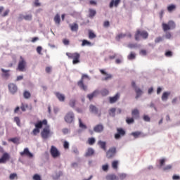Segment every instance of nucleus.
Segmentation results:
<instances>
[{
	"instance_id": "obj_1",
	"label": "nucleus",
	"mask_w": 180,
	"mask_h": 180,
	"mask_svg": "<svg viewBox=\"0 0 180 180\" xmlns=\"http://www.w3.org/2000/svg\"><path fill=\"white\" fill-rule=\"evenodd\" d=\"M43 126H47V120H43L42 121H39L35 124V129L32 131V134L34 136H37L39 133H40V129L43 127Z\"/></svg>"
},
{
	"instance_id": "obj_2",
	"label": "nucleus",
	"mask_w": 180,
	"mask_h": 180,
	"mask_svg": "<svg viewBox=\"0 0 180 180\" xmlns=\"http://www.w3.org/2000/svg\"><path fill=\"white\" fill-rule=\"evenodd\" d=\"M140 37L146 40V39H148V32L146 30H137L134 35L135 40L139 41Z\"/></svg>"
},
{
	"instance_id": "obj_3",
	"label": "nucleus",
	"mask_w": 180,
	"mask_h": 180,
	"mask_svg": "<svg viewBox=\"0 0 180 180\" xmlns=\"http://www.w3.org/2000/svg\"><path fill=\"white\" fill-rule=\"evenodd\" d=\"M66 56L68 58H71L73 64H78L79 63V58H81V55L78 53H66Z\"/></svg>"
},
{
	"instance_id": "obj_4",
	"label": "nucleus",
	"mask_w": 180,
	"mask_h": 180,
	"mask_svg": "<svg viewBox=\"0 0 180 180\" xmlns=\"http://www.w3.org/2000/svg\"><path fill=\"white\" fill-rule=\"evenodd\" d=\"M27 65V63H26V60H25V58L20 56L17 70H18V71H20V72H23L26 71Z\"/></svg>"
},
{
	"instance_id": "obj_5",
	"label": "nucleus",
	"mask_w": 180,
	"mask_h": 180,
	"mask_svg": "<svg viewBox=\"0 0 180 180\" xmlns=\"http://www.w3.org/2000/svg\"><path fill=\"white\" fill-rule=\"evenodd\" d=\"M45 126L46 127L41 131V136L44 140L49 139L52 134L51 131L50 130V126L47 124Z\"/></svg>"
},
{
	"instance_id": "obj_6",
	"label": "nucleus",
	"mask_w": 180,
	"mask_h": 180,
	"mask_svg": "<svg viewBox=\"0 0 180 180\" xmlns=\"http://www.w3.org/2000/svg\"><path fill=\"white\" fill-rule=\"evenodd\" d=\"M50 153L51 157H53V158H58V157L61 155V153H60L58 149L56 148V146H52L51 147Z\"/></svg>"
},
{
	"instance_id": "obj_7",
	"label": "nucleus",
	"mask_w": 180,
	"mask_h": 180,
	"mask_svg": "<svg viewBox=\"0 0 180 180\" xmlns=\"http://www.w3.org/2000/svg\"><path fill=\"white\" fill-rule=\"evenodd\" d=\"M124 136H126V131L122 128H117V133L115 134V140H119Z\"/></svg>"
},
{
	"instance_id": "obj_8",
	"label": "nucleus",
	"mask_w": 180,
	"mask_h": 180,
	"mask_svg": "<svg viewBox=\"0 0 180 180\" xmlns=\"http://www.w3.org/2000/svg\"><path fill=\"white\" fill-rule=\"evenodd\" d=\"M116 155V148L112 147L108 149V150L106 152V157L107 158H113Z\"/></svg>"
},
{
	"instance_id": "obj_9",
	"label": "nucleus",
	"mask_w": 180,
	"mask_h": 180,
	"mask_svg": "<svg viewBox=\"0 0 180 180\" xmlns=\"http://www.w3.org/2000/svg\"><path fill=\"white\" fill-rule=\"evenodd\" d=\"M84 78H88V75H83L82 79L77 82L78 86H79L80 89H83V91H86V86L84 84Z\"/></svg>"
},
{
	"instance_id": "obj_10",
	"label": "nucleus",
	"mask_w": 180,
	"mask_h": 180,
	"mask_svg": "<svg viewBox=\"0 0 180 180\" xmlns=\"http://www.w3.org/2000/svg\"><path fill=\"white\" fill-rule=\"evenodd\" d=\"M74 112H69L65 116V121L66 123H72V122H74Z\"/></svg>"
},
{
	"instance_id": "obj_11",
	"label": "nucleus",
	"mask_w": 180,
	"mask_h": 180,
	"mask_svg": "<svg viewBox=\"0 0 180 180\" xmlns=\"http://www.w3.org/2000/svg\"><path fill=\"white\" fill-rule=\"evenodd\" d=\"M20 155L21 157H25V155H26L28 158H33V153H30L27 148H25L22 152H20Z\"/></svg>"
},
{
	"instance_id": "obj_12",
	"label": "nucleus",
	"mask_w": 180,
	"mask_h": 180,
	"mask_svg": "<svg viewBox=\"0 0 180 180\" xmlns=\"http://www.w3.org/2000/svg\"><path fill=\"white\" fill-rule=\"evenodd\" d=\"M11 158L9 153H5L3 154L1 158H0V164H5L6 161H8Z\"/></svg>"
},
{
	"instance_id": "obj_13",
	"label": "nucleus",
	"mask_w": 180,
	"mask_h": 180,
	"mask_svg": "<svg viewBox=\"0 0 180 180\" xmlns=\"http://www.w3.org/2000/svg\"><path fill=\"white\" fill-rule=\"evenodd\" d=\"M8 89L11 94H16V92H18V86L13 83L8 84Z\"/></svg>"
},
{
	"instance_id": "obj_14",
	"label": "nucleus",
	"mask_w": 180,
	"mask_h": 180,
	"mask_svg": "<svg viewBox=\"0 0 180 180\" xmlns=\"http://www.w3.org/2000/svg\"><path fill=\"white\" fill-rule=\"evenodd\" d=\"M120 99V93H117L114 96L109 98L110 103H116Z\"/></svg>"
},
{
	"instance_id": "obj_15",
	"label": "nucleus",
	"mask_w": 180,
	"mask_h": 180,
	"mask_svg": "<svg viewBox=\"0 0 180 180\" xmlns=\"http://www.w3.org/2000/svg\"><path fill=\"white\" fill-rule=\"evenodd\" d=\"M3 11L4 6H0V16H1V18H6V16H8L11 12L9 9H6L4 13H2Z\"/></svg>"
},
{
	"instance_id": "obj_16",
	"label": "nucleus",
	"mask_w": 180,
	"mask_h": 180,
	"mask_svg": "<svg viewBox=\"0 0 180 180\" xmlns=\"http://www.w3.org/2000/svg\"><path fill=\"white\" fill-rule=\"evenodd\" d=\"M103 125L99 124L94 127V131H95L96 133H102V131H103Z\"/></svg>"
},
{
	"instance_id": "obj_17",
	"label": "nucleus",
	"mask_w": 180,
	"mask_h": 180,
	"mask_svg": "<svg viewBox=\"0 0 180 180\" xmlns=\"http://www.w3.org/2000/svg\"><path fill=\"white\" fill-rule=\"evenodd\" d=\"M100 72H101L103 75H106V77L103 79V81H109V79H112V75L106 73L103 69H100Z\"/></svg>"
},
{
	"instance_id": "obj_18",
	"label": "nucleus",
	"mask_w": 180,
	"mask_h": 180,
	"mask_svg": "<svg viewBox=\"0 0 180 180\" xmlns=\"http://www.w3.org/2000/svg\"><path fill=\"white\" fill-rule=\"evenodd\" d=\"M1 72H3V74L1 75L3 78H6V79H8V78L11 77V74L9 73L11 72V70L1 68Z\"/></svg>"
},
{
	"instance_id": "obj_19",
	"label": "nucleus",
	"mask_w": 180,
	"mask_h": 180,
	"mask_svg": "<svg viewBox=\"0 0 180 180\" xmlns=\"http://www.w3.org/2000/svg\"><path fill=\"white\" fill-rule=\"evenodd\" d=\"M122 0H111L110 3V8H113V6H115V8H117V6H119V4H120Z\"/></svg>"
},
{
	"instance_id": "obj_20",
	"label": "nucleus",
	"mask_w": 180,
	"mask_h": 180,
	"mask_svg": "<svg viewBox=\"0 0 180 180\" xmlns=\"http://www.w3.org/2000/svg\"><path fill=\"white\" fill-rule=\"evenodd\" d=\"M94 154H95V150L92 148H89L84 154V157H92Z\"/></svg>"
},
{
	"instance_id": "obj_21",
	"label": "nucleus",
	"mask_w": 180,
	"mask_h": 180,
	"mask_svg": "<svg viewBox=\"0 0 180 180\" xmlns=\"http://www.w3.org/2000/svg\"><path fill=\"white\" fill-rule=\"evenodd\" d=\"M131 116L134 119H139L140 117V111L138 109L135 108L131 111Z\"/></svg>"
},
{
	"instance_id": "obj_22",
	"label": "nucleus",
	"mask_w": 180,
	"mask_h": 180,
	"mask_svg": "<svg viewBox=\"0 0 180 180\" xmlns=\"http://www.w3.org/2000/svg\"><path fill=\"white\" fill-rule=\"evenodd\" d=\"M131 136H133L134 137V139H139V137H146V134H143V133L140 132V131H135V132H132L131 134Z\"/></svg>"
},
{
	"instance_id": "obj_23",
	"label": "nucleus",
	"mask_w": 180,
	"mask_h": 180,
	"mask_svg": "<svg viewBox=\"0 0 180 180\" xmlns=\"http://www.w3.org/2000/svg\"><path fill=\"white\" fill-rule=\"evenodd\" d=\"M56 98L60 101V102H64L65 101V96L60 93H56Z\"/></svg>"
},
{
	"instance_id": "obj_24",
	"label": "nucleus",
	"mask_w": 180,
	"mask_h": 180,
	"mask_svg": "<svg viewBox=\"0 0 180 180\" xmlns=\"http://www.w3.org/2000/svg\"><path fill=\"white\" fill-rule=\"evenodd\" d=\"M98 94H99V91L96 90L93 93L88 94L87 97L91 101V99L95 98V96H97Z\"/></svg>"
},
{
	"instance_id": "obj_25",
	"label": "nucleus",
	"mask_w": 180,
	"mask_h": 180,
	"mask_svg": "<svg viewBox=\"0 0 180 180\" xmlns=\"http://www.w3.org/2000/svg\"><path fill=\"white\" fill-rule=\"evenodd\" d=\"M105 179L107 180H119V177L115 174H108L106 176Z\"/></svg>"
},
{
	"instance_id": "obj_26",
	"label": "nucleus",
	"mask_w": 180,
	"mask_h": 180,
	"mask_svg": "<svg viewBox=\"0 0 180 180\" xmlns=\"http://www.w3.org/2000/svg\"><path fill=\"white\" fill-rule=\"evenodd\" d=\"M98 146H100L101 148L104 151H106V142L102 141H98Z\"/></svg>"
},
{
	"instance_id": "obj_27",
	"label": "nucleus",
	"mask_w": 180,
	"mask_h": 180,
	"mask_svg": "<svg viewBox=\"0 0 180 180\" xmlns=\"http://www.w3.org/2000/svg\"><path fill=\"white\" fill-rule=\"evenodd\" d=\"M53 20L56 25H60V23H61V18L58 14L55 15Z\"/></svg>"
},
{
	"instance_id": "obj_28",
	"label": "nucleus",
	"mask_w": 180,
	"mask_h": 180,
	"mask_svg": "<svg viewBox=\"0 0 180 180\" xmlns=\"http://www.w3.org/2000/svg\"><path fill=\"white\" fill-rule=\"evenodd\" d=\"M171 95V92L165 91L162 95V101H167L168 96Z\"/></svg>"
},
{
	"instance_id": "obj_29",
	"label": "nucleus",
	"mask_w": 180,
	"mask_h": 180,
	"mask_svg": "<svg viewBox=\"0 0 180 180\" xmlns=\"http://www.w3.org/2000/svg\"><path fill=\"white\" fill-rule=\"evenodd\" d=\"M89 109L90 112L94 113L95 115H98V108L95 105H90Z\"/></svg>"
},
{
	"instance_id": "obj_30",
	"label": "nucleus",
	"mask_w": 180,
	"mask_h": 180,
	"mask_svg": "<svg viewBox=\"0 0 180 180\" xmlns=\"http://www.w3.org/2000/svg\"><path fill=\"white\" fill-rule=\"evenodd\" d=\"M135 91L136 94V99L140 98V96H141V95L143 94V91L139 88H136Z\"/></svg>"
},
{
	"instance_id": "obj_31",
	"label": "nucleus",
	"mask_w": 180,
	"mask_h": 180,
	"mask_svg": "<svg viewBox=\"0 0 180 180\" xmlns=\"http://www.w3.org/2000/svg\"><path fill=\"white\" fill-rule=\"evenodd\" d=\"M60 176H63V172H58L53 175V179H58Z\"/></svg>"
},
{
	"instance_id": "obj_32",
	"label": "nucleus",
	"mask_w": 180,
	"mask_h": 180,
	"mask_svg": "<svg viewBox=\"0 0 180 180\" xmlns=\"http://www.w3.org/2000/svg\"><path fill=\"white\" fill-rule=\"evenodd\" d=\"M175 9H176V6L174 4H171L167 7V11L168 12L171 13V12H174V11H175Z\"/></svg>"
},
{
	"instance_id": "obj_33",
	"label": "nucleus",
	"mask_w": 180,
	"mask_h": 180,
	"mask_svg": "<svg viewBox=\"0 0 180 180\" xmlns=\"http://www.w3.org/2000/svg\"><path fill=\"white\" fill-rule=\"evenodd\" d=\"M84 46H92V43H91V41H89L88 40L84 39V40H82V46L84 47Z\"/></svg>"
},
{
	"instance_id": "obj_34",
	"label": "nucleus",
	"mask_w": 180,
	"mask_h": 180,
	"mask_svg": "<svg viewBox=\"0 0 180 180\" xmlns=\"http://www.w3.org/2000/svg\"><path fill=\"white\" fill-rule=\"evenodd\" d=\"M96 141V140L95 139V138L91 137L88 139L87 143L88 144H89V146H94Z\"/></svg>"
},
{
	"instance_id": "obj_35",
	"label": "nucleus",
	"mask_w": 180,
	"mask_h": 180,
	"mask_svg": "<svg viewBox=\"0 0 180 180\" xmlns=\"http://www.w3.org/2000/svg\"><path fill=\"white\" fill-rule=\"evenodd\" d=\"M96 37V34L94 33V32L91 30H89V39L92 40V39H95Z\"/></svg>"
},
{
	"instance_id": "obj_36",
	"label": "nucleus",
	"mask_w": 180,
	"mask_h": 180,
	"mask_svg": "<svg viewBox=\"0 0 180 180\" xmlns=\"http://www.w3.org/2000/svg\"><path fill=\"white\" fill-rule=\"evenodd\" d=\"M162 29H163L164 32H167V30H171V27H169V25H168V24L162 23Z\"/></svg>"
},
{
	"instance_id": "obj_37",
	"label": "nucleus",
	"mask_w": 180,
	"mask_h": 180,
	"mask_svg": "<svg viewBox=\"0 0 180 180\" xmlns=\"http://www.w3.org/2000/svg\"><path fill=\"white\" fill-rule=\"evenodd\" d=\"M89 18H94V16H95L96 15V11L90 8L89 10Z\"/></svg>"
},
{
	"instance_id": "obj_38",
	"label": "nucleus",
	"mask_w": 180,
	"mask_h": 180,
	"mask_svg": "<svg viewBox=\"0 0 180 180\" xmlns=\"http://www.w3.org/2000/svg\"><path fill=\"white\" fill-rule=\"evenodd\" d=\"M79 126L80 129H83L84 130L86 129V125L82 123V120H81V118H79Z\"/></svg>"
},
{
	"instance_id": "obj_39",
	"label": "nucleus",
	"mask_w": 180,
	"mask_h": 180,
	"mask_svg": "<svg viewBox=\"0 0 180 180\" xmlns=\"http://www.w3.org/2000/svg\"><path fill=\"white\" fill-rule=\"evenodd\" d=\"M70 29H71L72 32H77V30H78V24L75 23V24L70 25Z\"/></svg>"
},
{
	"instance_id": "obj_40",
	"label": "nucleus",
	"mask_w": 180,
	"mask_h": 180,
	"mask_svg": "<svg viewBox=\"0 0 180 180\" xmlns=\"http://www.w3.org/2000/svg\"><path fill=\"white\" fill-rule=\"evenodd\" d=\"M119 165V161L118 160H114L112 162V167L113 169H117V166Z\"/></svg>"
},
{
	"instance_id": "obj_41",
	"label": "nucleus",
	"mask_w": 180,
	"mask_h": 180,
	"mask_svg": "<svg viewBox=\"0 0 180 180\" xmlns=\"http://www.w3.org/2000/svg\"><path fill=\"white\" fill-rule=\"evenodd\" d=\"M23 96H24L25 99H29L30 98V96H32V94H30V92L25 91L23 93Z\"/></svg>"
},
{
	"instance_id": "obj_42",
	"label": "nucleus",
	"mask_w": 180,
	"mask_h": 180,
	"mask_svg": "<svg viewBox=\"0 0 180 180\" xmlns=\"http://www.w3.org/2000/svg\"><path fill=\"white\" fill-rule=\"evenodd\" d=\"M126 37V34H119L118 35H117V37H115L116 40L117 41H120V39H123Z\"/></svg>"
},
{
	"instance_id": "obj_43",
	"label": "nucleus",
	"mask_w": 180,
	"mask_h": 180,
	"mask_svg": "<svg viewBox=\"0 0 180 180\" xmlns=\"http://www.w3.org/2000/svg\"><path fill=\"white\" fill-rule=\"evenodd\" d=\"M128 60H134L136 58V53L134 52H131L127 56Z\"/></svg>"
},
{
	"instance_id": "obj_44",
	"label": "nucleus",
	"mask_w": 180,
	"mask_h": 180,
	"mask_svg": "<svg viewBox=\"0 0 180 180\" xmlns=\"http://www.w3.org/2000/svg\"><path fill=\"white\" fill-rule=\"evenodd\" d=\"M101 94L102 96H106L107 95H109V90L103 89V90H101Z\"/></svg>"
},
{
	"instance_id": "obj_45",
	"label": "nucleus",
	"mask_w": 180,
	"mask_h": 180,
	"mask_svg": "<svg viewBox=\"0 0 180 180\" xmlns=\"http://www.w3.org/2000/svg\"><path fill=\"white\" fill-rule=\"evenodd\" d=\"M27 108H29L27 104H24L23 103H21L20 109L22 112H26V109H27Z\"/></svg>"
},
{
	"instance_id": "obj_46",
	"label": "nucleus",
	"mask_w": 180,
	"mask_h": 180,
	"mask_svg": "<svg viewBox=\"0 0 180 180\" xmlns=\"http://www.w3.org/2000/svg\"><path fill=\"white\" fill-rule=\"evenodd\" d=\"M168 25L170 29H175V27H176L175 22L170 20L168 22Z\"/></svg>"
},
{
	"instance_id": "obj_47",
	"label": "nucleus",
	"mask_w": 180,
	"mask_h": 180,
	"mask_svg": "<svg viewBox=\"0 0 180 180\" xmlns=\"http://www.w3.org/2000/svg\"><path fill=\"white\" fill-rule=\"evenodd\" d=\"M126 122L127 124H131V123H134V118L127 117Z\"/></svg>"
},
{
	"instance_id": "obj_48",
	"label": "nucleus",
	"mask_w": 180,
	"mask_h": 180,
	"mask_svg": "<svg viewBox=\"0 0 180 180\" xmlns=\"http://www.w3.org/2000/svg\"><path fill=\"white\" fill-rule=\"evenodd\" d=\"M14 122L16 123L17 126L20 127V119L19 118V117H15Z\"/></svg>"
},
{
	"instance_id": "obj_49",
	"label": "nucleus",
	"mask_w": 180,
	"mask_h": 180,
	"mask_svg": "<svg viewBox=\"0 0 180 180\" xmlns=\"http://www.w3.org/2000/svg\"><path fill=\"white\" fill-rule=\"evenodd\" d=\"M32 14H28L23 16V19H25V20H32Z\"/></svg>"
},
{
	"instance_id": "obj_50",
	"label": "nucleus",
	"mask_w": 180,
	"mask_h": 180,
	"mask_svg": "<svg viewBox=\"0 0 180 180\" xmlns=\"http://www.w3.org/2000/svg\"><path fill=\"white\" fill-rule=\"evenodd\" d=\"M9 141H12V143H14V144H18V143H19V139L12 138L9 139Z\"/></svg>"
},
{
	"instance_id": "obj_51",
	"label": "nucleus",
	"mask_w": 180,
	"mask_h": 180,
	"mask_svg": "<svg viewBox=\"0 0 180 180\" xmlns=\"http://www.w3.org/2000/svg\"><path fill=\"white\" fill-rule=\"evenodd\" d=\"M75 102L76 101L72 99L70 101L69 105L71 106V108H75Z\"/></svg>"
},
{
	"instance_id": "obj_52",
	"label": "nucleus",
	"mask_w": 180,
	"mask_h": 180,
	"mask_svg": "<svg viewBox=\"0 0 180 180\" xmlns=\"http://www.w3.org/2000/svg\"><path fill=\"white\" fill-rule=\"evenodd\" d=\"M126 176H127V175L126 174H124V173L119 174V178L121 180L125 179Z\"/></svg>"
},
{
	"instance_id": "obj_53",
	"label": "nucleus",
	"mask_w": 180,
	"mask_h": 180,
	"mask_svg": "<svg viewBox=\"0 0 180 180\" xmlns=\"http://www.w3.org/2000/svg\"><path fill=\"white\" fill-rule=\"evenodd\" d=\"M17 177H18V174H16L15 173L11 174L9 176L10 179L11 180H13L15 179V178H17Z\"/></svg>"
},
{
	"instance_id": "obj_54",
	"label": "nucleus",
	"mask_w": 180,
	"mask_h": 180,
	"mask_svg": "<svg viewBox=\"0 0 180 180\" xmlns=\"http://www.w3.org/2000/svg\"><path fill=\"white\" fill-rule=\"evenodd\" d=\"M143 120L145 122H150L151 118H150V117L148 115H143Z\"/></svg>"
},
{
	"instance_id": "obj_55",
	"label": "nucleus",
	"mask_w": 180,
	"mask_h": 180,
	"mask_svg": "<svg viewBox=\"0 0 180 180\" xmlns=\"http://www.w3.org/2000/svg\"><path fill=\"white\" fill-rule=\"evenodd\" d=\"M166 57H172V51H168L165 53Z\"/></svg>"
},
{
	"instance_id": "obj_56",
	"label": "nucleus",
	"mask_w": 180,
	"mask_h": 180,
	"mask_svg": "<svg viewBox=\"0 0 180 180\" xmlns=\"http://www.w3.org/2000/svg\"><path fill=\"white\" fill-rule=\"evenodd\" d=\"M116 112V108H111L110 110V116H115V112Z\"/></svg>"
},
{
	"instance_id": "obj_57",
	"label": "nucleus",
	"mask_w": 180,
	"mask_h": 180,
	"mask_svg": "<svg viewBox=\"0 0 180 180\" xmlns=\"http://www.w3.org/2000/svg\"><path fill=\"white\" fill-rule=\"evenodd\" d=\"M62 133H63V134H68L70 133V129L64 128L62 129Z\"/></svg>"
},
{
	"instance_id": "obj_58",
	"label": "nucleus",
	"mask_w": 180,
	"mask_h": 180,
	"mask_svg": "<svg viewBox=\"0 0 180 180\" xmlns=\"http://www.w3.org/2000/svg\"><path fill=\"white\" fill-rule=\"evenodd\" d=\"M63 147L64 148H65L66 150L70 148V143H68V141H65L63 143Z\"/></svg>"
},
{
	"instance_id": "obj_59",
	"label": "nucleus",
	"mask_w": 180,
	"mask_h": 180,
	"mask_svg": "<svg viewBox=\"0 0 180 180\" xmlns=\"http://www.w3.org/2000/svg\"><path fill=\"white\" fill-rule=\"evenodd\" d=\"M33 179L34 180H41V178L40 177V175L39 174H34L33 176Z\"/></svg>"
},
{
	"instance_id": "obj_60",
	"label": "nucleus",
	"mask_w": 180,
	"mask_h": 180,
	"mask_svg": "<svg viewBox=\"0 0 180 180\" xmlns=\"http://www.w3.org/2000/svg\"><path fill=\"white\" fill-rule=\"evenodd\" d=\"M160 41H162V37H158L155 38V43H160Z\"/></svg>"
},
{
	"instance_id": "obj_61",
	"label": "nucleus",
	"mask_w": 180,
	"mask_h": 180,
	"mask_svg": "<svg viewBox=\"0 0 180 180\" xmlns=\"http://www.w3.org/2000/svg\"><path fill=\"white\" fill-rule=\"evenodd\" d=\"M103 171H108L109 169V165H104L102 166Z\"/></svg>"
},
{
	"instance_id": "obj_62",
	"label": "nucleus",
	"mask_w": 180,
	"mask_h": 180,
	"mask_svg": "<svg viewBox=\"0 0 180 180\" xmlns=\"http://www.w3.org/2000/svg\"><path fill=\"white\" fill-rule=\"evenodd\" d=\"M39 0H34V6H41V4L39 1Z\"/></svg>"
},
{
	"instance_id": "obj_63",
	"label": "nucleus",
	"mask_w": 180,
	"mask_h": 180,
	"mask_svg": "<svg viewBox=\"0 0 180 180\" xmlns=\"http://www.w3.org/2000/svg\"><path fill=\"white\" fill-rule=\"evenodd\" d=\"M109 26H110V22H109V21H105L103 22L104 27H109Z\"/></svg>"
},
{
	"instance_id": "obj_64",
	"label": "nucleus",
	"mask_w": 180,
	"mask_h": 180,
	"mask_svg": "<svg viewBox=\"0 0 180 180\" xmlns=\"http://www.w3.org/2000/svg\"><path fill=\"white\" fill-rule=\"evenodd\" d=\"M172 179H173V180H180V176H178V175H176V174H174V175H173V176H172Z\"/></svg>"
}]
</instances>
